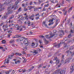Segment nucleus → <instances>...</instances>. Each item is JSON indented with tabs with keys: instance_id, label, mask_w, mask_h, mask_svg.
I'll use <instances>...</instances> for the list:
<instances>
[{
	"instance_id": "nucleus-1",
	"label": "nucleus",
	"mask_w": 74,
	"mask_h": 74,
	"mask_svg": "<svg viewBox=\"0 0 74 74\" xmlns=\"http://www.w3.org/2000/svg\"><path fill=\"white\" fill-rule=\"evenodd\" d=\"M64 44V47L66 48V47H67V48H69L70 47V45H68V46H67V44H65V42H63V40L62 41H61L60 42V43L59 44H58V45H57L55 46L56 47H57V48H59V47H60V45L61 44Z\"/></svg>"
},
{
	"instance_id": "nucleus-2",
	"label": "nucleus",
	"mask_w": 74,
	"mask_h": 74,
	"mask_svg": "<svg viewBox=\"0 0 74 74\" xmlns=\"http://www.w3.org/2000/svg\"><path fill=\"white\" fill-rule=\"evenodd\" d=\"M60 70L58 69L55 71L54 73L52 74H65V71L63 70L60 72Z\"/></svg>"
},
{
	"instance_id": "nucleus-3",
	"label": "nucleus",
	"mask_w": 74,
	"mask_h": 74,
	"mask_svg": "<svg viewBox=\"0 0 74 74\" xmlns=\"http://www.w3.org/2000/svg\"><path fill=\"white\" fill-rule=\"evenodd\" d=\"M74 45L71 46L69 50L66 51V52H65V53L66 54H67V57H69V53H72V52L71 51H70V50H72L73 49H74Z\"/></svg>"
},
{
	"instance_id": "nucleus-4",
	"label": "nucleus",
	"mask_w": 74,
	"mask_h": 74,
	"mask_svg": "<svg viewBox=\"0 0 74 74\" xmlns=\"http://www.w3.org/2000/svg\"><path fill=\"white\" fill-rule=\"evenodd\" d=\"M52 32H50V35H47V39H50V38H52L55 35V34H52Z\"/></svg>"
},
{
	"instance_id": "nucleus-5",
	"label": "nucleus",
	"mask_w": 74,
	"mask_h": 74,
	"mask_svg": "<svg viewBox=\"0 0 74 74\" xmlns=\"http://www.w3.org/2000/svg\"><path fill=\"white\" fill-rule=\"evenodd\" d=\"M12 0H7L5 2L4 4L6 5L9 4H10V3H11V2H12Z\"/></svg>"
},
{
	"instance_id": "nucleus-6",
	"label": "nucleus",
	"mask_w": 74,
	"mask_h": 74,
	"mask_svg": "<svg viewBox=\"0 0 74 74\" xmlns=\"http://www.w3.org/2000/svg\"><path fill=\"white\" fill-rule=\"evenodd\" d=\"M53 60L56 61V64L57 65L59 63V60L58 59L57 57H55Z\"/></svg>"
},
{
	"instance_id": "nucleus-7",
	"label": "nucleus",
	"mask_w": 74,
	"mask_h": 74,
	"mask_svg": "<svg viewBox=\"0 0 74 74\" xmlns=\"http://www.w3.org/2000/svg\"><path fill=\"white\" fill-rule=\"evenodd\" d=\"M70 69L71 70V71L70 73H72L73 71H74V65H72L70 67Z\"/></svg>"
},
{
	"instance_id": "nucleus-8",
	"label": "nucleus",
	"mask_w": 74,
	"mask_h": 74,
	"mask_svg": "<svg viewBox=\"0 0 74 74\" xmlns=\"http://www.w3.org/2000/svg\"><path fill=\"white\" fill-rule=\"evenodd\" d=\"M18 6H19V5H14L12 6V9H13L14 8V10H16L18 7Z\"/></svg>"
},
{
	"instance_id": "nucleus-9",
	"label": "nucleus",
	"mask_w": 74,
	"mask_h": 74,
	"mask_svg": "<svg viewBox=\"0 0 74 74\" xmlns=\"http://www.w3.org/2000/svg\"><path fill=\"white\" fill-rule=\"evenodd\" d=\"M31 46H32V47H33L34 46L35 47H37V46H38V44L36 43V44H35L34 42H33L32 43V45H31Z\"/></svg>"
},
{
	"instance_id": "nucleus-10",
	"label": "nucleus",
	"mask_w": 74,
	"mask_h": 74,
	"mask_svg": "<svg viewBox=\"0 0 74 74\" xmlns=\"http://www.w3.org/2000/svg\"><path fill=\"white\" fill-rule=\"evenodd\" d=\"M34 14H33L31 16L29 17V19H32V21H33L34 20V18H34Z\"/></svg>"
},
{
	"instance_id": "nucleus-11",
	"label": "nucleus",
	"mask_w": 74,
	"mask_h": 74,
	"mask_svg": "<svg viewBox=\"0 0 74 74\" xmlns=\"http://www.w3.org/2000/svg\"><path fill=\"white\" fill-rule=\"evenodd\" d=\"M35 16L37 17L35 18L36 19V20H38V19H39V17H40V15H39V14H36Z\"/></svg>"
},
{
	"instance_id": "nucleus-12",
	"label": "nucleus",
	"mask_w": 74,
	"mask_h": 74,
	"mask_svg": "<svg viewBox=\"0 0 74 74\" xmlns=\"http://www.w3.org/2000/svg\"><path fill=\"white\" fill-rule=\"evenodd\" d=\"M46 21H44L42 23V26L45 25V27H47V24Z\"/></svg>"
},
{
	"instance_id": "nucleus-13",
	"label": "nucleus",
	"mask_w": 74,
	"mask_h": 74,
	"mask_svg": "<svg viewBox=\"0 0 74 74\" xmlns=\"http://www.w3.org/2000/svg\"><path fill=\"white\" fill-rule=\"evenodd\" d=\"M34 66H32V67L30 68L27 71H29V72H30V71H32V70H33V69H34Z\"/></svg>"
},
{
	"instance_id": "nucleus-14",
	"label": "nucleus",
	"mask_w": 74,
	"mask_h": 74,
	"mask_svg": "<svg viewBox=\"0 0 74 74\" xmlns=\"http://www.w3.org/2000/svg\"><path fill=\"white\" fill-rule=\"evenodd\" d=\"M59 21H60L59 19H56V24H55L56 26H57L58 24Z\"/></svg>"
},
{
	"instance_id": "nucleus-15",
	"label": "nucleus",
	"mask_w": 74,
	"mask_h": 74,
	"mask_svg": "<svg viewBox=\"0 0 74 74\" xmlns=\"http://www.w3.org/2000/svg\"><path fill=\"white\" fill-rule=\"evenodd\" d=\"M6 15H9L10 14V10H8V11H7L5 12Z\"/></svg>"
},
{
	"instance_id": "nucleus-16",
	"label": "nucleus",
	"mask_w": 74,
	"mask_h": 74,
	"mask_svg": "<svg viewBox=\"0 0 74 74\" xmlns=\"http://www.w3.org/2000/svg\"><path fill=\"white\" fill-rule=\"evenodd\" d=\"M64 55H62V60H61V61L62 62H63L64 61Z\"/></svg>"
},
{
	"instance_id": "nucleus-17",
	"label": "nucleus",
	"mask_w": 74,
	"mask_h": 74,
	"mask_svg": "<svg viewBox=\"0 0 74 74\" xmlns=\"http://www.w3.org/2000/svg\"><path fill=\"white\" fill-rule=\"evenodd\" d=\"M28 40L27 39H25L23 41V43L25 44V43H28Z\"/></svg>"
},
{
	"instance_id": "nucleus-18",
	"label": "nucleus",
	"mask_w": 74,
	"mask_h": 74,
	"mask_svg": "<svg viewBox=\"0 0 74 74\" xmlns=\"http://www.w3.org/2000/svg\"><path fill=\"white\" fill-rule=\"evenodd\" d=\"M24 40V38L23 37H22L21 38H20L19 39H18V40H20V41H22L23 40Z\"/></svg>"
},
{
	"instance_id": "nucleus-19",
	"label": "nucleus",
	"mask_w": 74,
	"mask_h": 74,
	"mask_svg": "<svg viewBox=\"0 0 74 74\" xmlns=\"http://www.w3.org/2000/svg\"><path fill=\"white\" fill-rule=\"evenodd\" d=\"M22 11V8L20 7L19 8V9L18 10V12H21V11Z\"/></svg>"
},
{
	"instance_id": "nucleus-20",
	"label": "nucleus",
	"mask_w": 74,
	"mask_h": 74,
	"mask_svg": "<svg viewBox=\"0 0 74 74\" xmlns=\"http://www.w3.org/2000/svg\"><path fill=\"white\" fill-rule=\"evenodd\" d=\"M1 42H2V44H5L6 43V41H5V40H3Z\"/></svg>"
},
{
	"instance_id": "nucleus-21",
	"label": "nucleus",
	"mask_w": 74,
	"mask_h": 74,
	"mask_svg": "<svg viewBox=\"0 0 74 74\" xmlns=\"http://www.w3.org/2000/svg\"><path fill=\"white\" fill-rule=\"evenodd\" d=\"M16 55H19V56H21L22 55V54L19 53H15Z\"/></svg>"
},
{
	"instance_id": "nucleus-22",
	"label": "nucleus",
	"mask_w": 74,
	"mask_h": 74,
	"mask_svg": "<svg viewBox=\"0 0 74 74\" xmlns=\"http://www.w3.org/2000/svg\"><path fill=\"white\" fill-rule=\"evenodd\" d=\"M14 17V15H12L9 18V19L10 20V19H12V18H13Z\"/></svg>"
},
{
	"instance_id": "nucleus-23",
	"label": "nucleus",
	"mask_w": 74,
	"mask_h": 74,
	"mask_svg": "<svg viewBox=\"0 0 74 74\" xmlns=\"http://www.w3.org/2000/svg\"><path fill=\"white\" fill-rule=\"evenodd\" d=\"M39 42L40 43V45H42V40H39Z\"/></svg>"
},
{
	"instance_id": "nucleus-24",
	"label": "nucleus",
	"mask_w": 74,
	"mask_h": 74,
	"mask_svg": "<svg viewBox=\"0 0 74 74\" xmlns=\"http://www.w3.org/2000/svg\"><path fill=\"white\" fill-rule=\"evenodd\" d=\"M70 32H70L69 34V35L68 36V38H71V36H72V35H71V34L70 33Z\"/></svg>"
},
{
	"instance_id": "nucleus-25",
	"label": "nucleus",
	"mask_w": 74,
	"mask_h": 74,
	"mask_svg": "<svg viewBox=\"0 0 74 74\" xmlns=\"http://www.w3.org/2000/svg\"><path fill=\"white\" fill-rule=\"evenodd\" d=\"M73 9V7H71L69 9V10L68 12L69 13L70 11H71Z\"/></svg>"
},
{
	"instance_id": "nucleus-26",
	"label": "nucleus",
	"mask_w": 74,
	"mask_h": 74,
	"mask_svg": "<svg viewBox=\"0 0 74 74\" xmlns=\"http://www.w3.org/2000/svg\"><path fill=\"white\" fill-rule=\"evenodd\" d=\"M15 41L14 40H12L11 41H10V44H11L12 43H13V42H14Z\"/></svg>"
},
{
	"instance_id": "nucleus-27",
	"label": "nucleus",
	"mask_w": 74,
	"mask_h": 74,
	"mask_svg": "<svg viewBox=\"0 0 74 74\" xmlns=\"http://www.w3.org/2000/svg\"><path fill=\"white\" fill-rule=\"evenodd\" d=\"M7 15H5L3 17H2V18H4L5 19H7Z\"/></svg>"
},
{
	"instance_id": "nucleus-28",
	"label": "nucleus",
	"mask_w": 74,
	"mask_h": 74,
	"mask_svg": "<svg viewBox=\"0 0 74 74\" xmlns=\"http://www.w3.org/2000/svg\"><path fill=\"white\" fill-rule=\"evenodd\" d=\"M53 19H52L49 21V22L50 23H53Z\"/></svg>"
},
{
	"instance_id": "nucleus-29",
	"label": "nucleus",
	"mask_w": 74,
	"mask_h": 74,
	"mask_svg": "<svg viewBox=\"0 0 74 74\" xmlns=\"http://www.w3.org/2000/svg\"><path fill=\"white\" fill-rule=\"evenodd\" d=\"M40 38H44V36L42 35H40L39 36Z\"/></svg>"
},
{
	"instance_id": "nucleus-30",
	"label": "nucleus",
	"mask_w": 74,
	"mask_h": 74,
	"mask_svg": "<svg viewBox=\"0 0 74 74\" xmlns=\"http://www.w3.org/2000/svg\"><path fill=\"white\" fill-rule=\"evenodd\" d=\"M15 27L16 28H17L18 27H19V25H17V24H16V25H15Z\"/></svg>"
},
{
	"instance_id": "nucleus-31",
	"label": "nucleus",
	"mask_w": 74,
	"mask_h": 74,
	"mask_svg": "<svg viewBox=\"0 0 74 74\" xmlns=\"http://www.w3.org/2000/svg\"><path fill=\"white\" fill-rule=\"evenodd\" d=\"M22 71L23 72V73H25V71H27V70H26V69H22Z\"/></svg>"
},
{
	"instance_id": "nucleus-32",
	"label": "nucleus",
	"mask_w": 74,
	"mask_h": 74,
	"mask_svg": "<svg viewBox=\"0 0 74 74\" xmlns=\"http://www.w3.org/2000/svg\"><path fill=\"white\" fill-rule=\"evenodd\" d=\"M9 10V13L10 14H12V12H13V10Z\"/></svg>"
},
{
	"instance_id": "nucleus-33",
	"label": "nucleus",
	"mask_w": 74,
	"mask_h": 74,
	"mask_svg": "<svg viewBox=\"0 0 74 74\" xmlns=\"http://www.w3.org/2000/svg\"><path fill=\"white\" fill-rule=\"evenodd\" d=\"M18 3H19V1H17L15 3L14 5H17V4H18Z\"/></svg>"
},
{
	"instance_id": "nucleus-34",
	"label": "nucleus",
	"mask_w": 74,
	"mask_h": 74,
	"mask_svg": "<svg viewBox=\"0 0 74 74\" xmlns=\"http://www.w3.org/2000/svg\"><path fill=\"white\" fill-rule=\"evenodd\" d=\"M4 10V8H0V11H3Z\"/></svg>"
},
{
	"instance_id": "nucleus-35",
	"label": "nucleus",
	"mask_w": 74,
	"mask_h": 74,
	"mask_svg": "<svg viewBox=\"0 0 74 74\" xmlns=\"http://www.w3.org/2000/svg\"><path fill=\"white\" fill-rule=\"evenodd\" d=\"M14 55H15V53H12V55H10V56H11V57H12V56H14Z\"/></svg>"
},
{
	"instance_id": "nucleus-36",
	"label": "nucleus",
	"mask_w": 74,
	"mask_h": 74,
	"mask_svg": "<svg viewBox=\"0 0 74 74\" xmlns=\"http://www.w3.org/2000/svg\"><path fill=\"white\" fill-rule=\"evenodd\" d=\"M12 58V57H11V56H10H10H8V60H9V59H11V58Z\"/></svg>"
},
{
	"instance_id": "nucleus-37",
	"label": "nucleus",
	"mask_w": 74,
	"mask_h": 74,
	"mask_svg": "<svg viewBox=\"0 0 74 74\" xmlns=\"http://www.w3.org/2000/svg\"><path fill=\"white\" fill-rule=\"evenodd\" d=\"M43 40L46 43L47 42V40H46V39L45 38H44L43 39Z\"/></svg>"
},
{
	"instance_id": "nucleus-38",
	"label": "nucleus",
	"mask_w": 74,
	"mask_h": 74,
	"mask_svg": "<svg viewBox=\"0 0 74 74\" xmlns=\"http://www.w3.org/2000/svg\"><path fill=\"white\" fill-rule=\"evenodd\" d=\"M33 53H35V54H36L37 53V51L36 50H35L34 51V52H33Z\"/></svg>"
},
{
	"instance_id": "nucleus-39",
	"label": "nucleus",
	"mask_w": 74,
	"mask_h": 74,
	"mask_svg": "<svg viewBox=\"0 0 74 74\" xmlns=\"http://www.w3.org/2000/svg\"><path fill=\"white\" fill-rule=\"evenodd\" d=\"M61 33L63 35H64V31L63 30L61 31Z\"/></svg>"
},
{
	"instance_id": "nucleus-40",
	"label": "nucleus",
	"mask_w": 74,
	"mask_h": 74,
	"mask_svg": "<svg viewBox=\"0 0 74 74\" xmlns=\"http://www.w3.org/2000/svg\"><path fill=\"white\" fill-rule=\"evenodd\" d=\"M5 27H4V29H7L8 27V25H6L5 26Z\"/></svg>"
},
{
	"instance_id": "nucleus-41",
	"label": "nucleus",
	"mask_w": 74,
	"mask_h": 74,
	"mask_svg": "<svg viewBox=\"0 0 74 74\" xmlns=\"http://www.w3.org/2000/svg\"><path fill=\"white\" fill-rule=\"evenodd\" d=\"M28 44H29V43L28 42L27 43H25V45L26 47H27V45H28Z\"/></svg>"
},
{
	"instance_id": "nucleus-42",
	"label": "nucleus",
	"mask_w": 74,
	"mask_h": 74,
	"mask_svg": "<svg viewBox=\"0 0 74 74\" xmlns=\"http://www.w3.org/2000/svg\"><path fill=\"white\" fill-rule=\"evenodd\" d=\"M38 4H40V3H41V1L38 0Z\"/></svg>"
},
{
	"instance_id": "nucleus-43",
	"label": "nucleus",
	"mask_w": 74,
	"mask_h": 74,
	"mask_svg": "<svg viewBox=\"0 0 74 74\" xmlns=\"http://www.w3.org/2000/svg\"><path fill=\"white\" fill-rule=\"evenodd\" d=\"M21 16L20 15H18V16L17 17H18L17 18V19H19V18H20V17Z\"/></svg>"
},
{
	"instance_id": "nucleus-44",
	"label": "nucleus",
	"mask_w": 74,
	"mask_h": 74,
	"mask_svg": "<svg viewBox=\"0 0 74 74\" xmlns=\"http://www.w3.org/2000/svg\"><path fill=\"white\" fill-rule=\"evenodd\" d=\"M29 10H31L32 9V6H29Z\"/></svg>"
},
{
	"instance_id": "nucleus-45",
	"label": "nucleus",
	"mask_w": 74,
	"mask_h": 74,
	"mask_svg": "<svg viewBox=\"0 0 74 74\" xmlns=\"http://www.w3.org/2000/svg\"><path fill=\"white\" fill-rule=\"evenodd\" d=\"M66 14H67V11H66V12H65L64 15L65 16H66Z\"/></svg>"
},
{
	"instance_id": "nucleus-46",
	"label": "nucleus",
	"mask_w": 74,
	"mask_h": 74,
	"mask_svg": "<svg viewBox=\"0 0 74 74\" xmlns=\"http://www.w3.org/2000/svg\"><path fill=\"white\" fill-rule=\"evenodd\" d=\"M53 32L54 34H56V30H54L53 31Z\"/></svg>"
},
{
	"instance_id": "nucleus-47",
	"label": "nucleus",
	"mask_w": 74,
	"mask_h": 74,
	"mask_svg": "<svg viewBox=\"0 0 74 74\" xmlns=\"http://www.w3.org/2000/svg\"><path fill=\"white\" fill-rule=\"evenodd\" d=\"M25 18L27 20H28V18H27L28 17V15H27L25 17Z\"/></svg>"
},
{
	"instance_id": "nucleus-48",
	"label": "nucleus",
	"mask_w": 74,
	"mask_h": 74,
	"mask_svg": "<svg viewBox=\"0 0 74 74\" xmlns=\"http://www.w3.org/2000/svg\"><path fill=\"white\" fill-rule=\"evenodd\" d=\"M8 33L9 34H10V33H12V31H9L8 32Z\"/></svg>"
},
{
	"instance_id": "nucleus-49",
	"label": "nucleus",
	"mask_w": 74,
	"mask_h": 74,
	"mask_svg": "<svg viewBox=\"0 0 74 74\" xmlns=\"http://www.w3.org/2000/svg\"><path fill=\"white\" fill-rule=\"evenodd\" d=\"M53 62V61H50L49 63H51V64H52Z\"/></svg>"
},
{
	"instance_id": "nucleus-50",
	"label": "nucleus",
	"mask_w": 74,
	"mask_h": 74,
	"mask_svg": "<svg viewBox=\"0 0 74 74\" xmlns=\"http://www.w3.org/2000/svg\"><path fill=\"white\" fill-rule=\"evenodd\" d=\"M9 61H10V60H8V59L7 60L6 62V63H7V64H8V63H9Z\"/></svg>"
},
{
	"instance_id": "nucleus-51",
	"label": "nucleus",
	"mask_w": 74,
	"mask_h": 74,
	"mask_svg": "<svg viewBox=\"0 0 74 74\" xmlns=\"http://www.w3.org/2000/svg\"><path fill=\"white\" fill-rule=\"evenodd\" d=\"M5 73L6 74H9V72L8 71L5 72Z\"/></svg>"
},
{
	"instance_id": "nucleus-52",
	"label": "nucleus",
	"mask_w": 74,
	"mask_h": 74,
	"mask_svg": "<svg viewBox=\"0 0 74 74\" xmlns=\"http://www.w3.org/2000/svg\"><path fill=\"white\" fill-rule=\"evenodd\" d=\"M51 1L52 3H54V0H51Z\"/></svg>"
},
{
	"instance_id": "nucleus-53",
	"label": "nucleus",
	"mask_w": 74,
	"mask_h": 74,
	"mask_svg": "<svg viewBox=\"0 0 74 74\" xmlns=\"http://www.w3.org/2000/svg\"><path fill=\"white\" fill-rule=\"evenodd\" d=\"M59 36L60 37H62V34H60V35H59Z\"/></svg>"
},
{
	"instance_id": "nucleus-54",
	"label": "nucleus",
	"mask_w": 74,
	"mask_h": 74,
	"mask_svg": "<svg viewBox=\"0 0 74 74\" xmlns=\"http://www.w3.org/2000/svg\"><path fill=\"white\" fill-rule=\"evenodd\" d=\"M21 37V36H20L19 35H17L16 36V37H17V38H19V37Z\"/></svg>"
},
{
	"instance_id": "nucleus-55",
	"label": "nucleus",
	"mask_w": 74,
	"mask_h": 74,
	"mask_svg": "<svg viewBox=\"0 0 74 74\" xmlns=\"http://www.w3.org/2000/svg\"><path fill=\"white\" fill-rule=\"evenodd\" d=\"M12 69H10L9 70L8 72H9V73H10L12 71Z\"/></svg>"
},
{
	"instance_id": "nucleus-56",
	"label": "nucleus",
	"mask_w": 74,
	"mask_h": 74,
	"mask_svg": "<svg viewBox=\"0 0 74 74\" xmlns=\"http://www.w3.org/2000/svg\"><path fill=\"white\" fill-rule=\"evenodd\" d=\"M27 10V9L24 8V11H26Z\"/></svg>"
},
{
	"instance_id": "nucleus-57",
	"label": "nucleus",
	"mask_w": 74,
	"mask_h": 74,
	"mask_svg": "<svg viewBox=\"0 0 74 74\" xmlns=\"http://www.w3.org/2000/svg\"><path fill=\"white\" fill-rule=\"evenodd\" d=\"M55 25L53 27H51V28H52V29H53V28H54L56 26V25Z\"/></svg>"
},
{
	"instance_id": "nucleus-58",
	"label": "nucleus",
	"mask_w": 74,
	"mask_h": 74,
	"mask_svg": "<svg viewBox=\"0 0 74 74\" xmlns=\"http://www.w3.org/2000/svg\"><path fill=\"white\" fill-rule=\"evenodd\" d=\"M19 40V39H18L16 40L17 42H19V41H20V40Z\"/></svg>"
},
{
	"instance_id": "nucleus-59",
	"label": "nucleus",
	"mask_w": 74,
	"mask_h": 74,
	"mask_svg": "<svg viewBox=\"0 0 74 74\" xmlns=\"http://www.w3.org/2000/svg\"><path fill=\"white\" fill-rule=\"evenodd\" d=\"M69 60H68V59H67L65 61V62H69Z\"/></svg>"
},
{
	"instance_id": "nucleus-60",
	"label": "nucleus",
	"mask_w": 74,
	"mask_h": 74,
	"mask_svg": "<svg viewBox=\"0 0 74 74\" xmlns=\"http://www.w3.org/2000/svg\"><path fill=\"white\" fill-rule=\"evenodd\" d=\"M34 3L36 4H37L38 3V2H34Z\"/></svg>"
},
{
	"instance_id": "nucleus-61",
	"label": "nucleus",
	"mask_w": 74,
	"mask_h": 74,
	"mask_svg": "<svg viewBox=\"0 0 74 74\" xmlns=\"http://www.w3.org/2000/svg\"><path fill=\"white\" fill-rule=\"evenodd\" d=\"M41 65H40L38 67V69H40V67H41Z\"/></svg>"
},
{
	"instance_id": "nucleus-62",
	"label": "nucleus",
	"mask_w": 74,
	"mask_h": 74,
	"mask_svg": "<svg viewBox=\"0 0 74 74\" xmlns=\"http://www.w3.org/2000/svg\"><path fill=\"white\" fill-rule=\"evenodd\" d=\"M25 4L23 3L22 4V7H25Z\"/></svg>"
},
{
	"instance_id": "nucleus-63",
	"label": "nucleus",
	"mask_w": 74,
	"mask_h": 74,
	"mask_svg": "<svg viewBox=\"0 0 74 74\" xmlns=\"http://www.w3.org/2000/svg\"><path fill=\"white\" fill-rule=\"evenodd\" d=\"M38 50L39 51H41V50L39 48L38 49Z\"/></svg>"
},
{
	"instance_id": "nucleus-64",
	"label": "nucleus",
	"mask_w": 74,
	"mask_h": 74,
	"mask_svg": "<svg viewBox=\"0 0 74 74\" xmlns=\"http://www.w3.org/2000/svg\"><path fill=\"white\" fill-rule=\"evenodd\" d=\"M71 33H72L73 34V30H71Z\"/></svg>"
}]
</instances>
